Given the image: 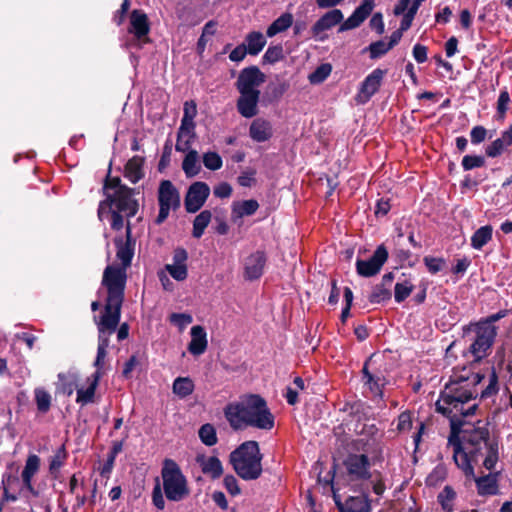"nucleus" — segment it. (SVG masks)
<instances>
[{
    "instance_id": "nucleus-42",
    "label": "nucleus",
    "mask_w": 512,
    "mask_h": 512,
    "mask_svg": "<svg viewBox=\"0 0 512 512\" xmlns=\"http://www.w3.org/2000/svg\"><path fill=\"white\" fill-rule=\"evenodd\" d=\"M34 396L37 409L42 413L48 412L51 407L52 400L50 393L44 388L39 387L34 390Z\"/></svg>"
},
{
    "instance_id": "nucleus-50",
    "label": "nucleus",
    "mask_w": 512,
    "mask_h": 512,
    "mask_svg": "<svg viewBox=\"0 0 512 512\" xmlns=\"http://www.w3.org/2000/svg\"><path fill=\"white\" fill-rule=\"evenodd\" d=\"M197 114V107L195 102H185L184 114L181 120V124L195 125L194 118Z\"/></svg>"
},
{
    "instance_id": "nucleus-49",
    "label": "nucleus",
    "mask_w": 512,
    "mask_h": 512,
    "mask_svg": "<svg viewBox=\"0 0 512 512\" xmlns=\"http://www.w3.org/2000/svg\"><path fill=\"white\" fill-rule=\"evenodd\" d=\"M485 164L483 156L478 155H466L462 159V167L464 170H472L474 168L482 167Z\"/></svg>"
},
{
    "instance_id": "nucleus-18",
    "label": "nucleus",
    "mask_w": 512,
    "mask_h": 512,
    "mask_svg": "<svg viewBox=\"0 0 512 512\" xmlns=\"http://www.w3.org/2000/svg\"><path fill=\"white\" fill-rule=\"evenodd\" d=\"M424 0H400L394 8L396 15H403L400 28L401 32L408 30L418 11L419 6Z\"/></svg>"
},
{
    "instance_id": "nucleus-41",
    "label": "nucleus",
    "mask_w": 512,
    "mask_h": 512,
    "mask_svg": "<svg viewBox=\"0 0 512 512\" xmlns=\"http://www.w3.org/2000/svg\"><path fill=\"white\" fill-rule=\"evenodd\" d=\"M477 489L481 495H494L497 493L496 478L492 475H487L476 479Z\"/></svg>"
},
{
    "instance_id": "nucleus-33",
    "label": "nucleus",
    "mask_w": 512,
    "mask_h": 512,
    "mask_svg": "<svg viewBox=\"0 0 512 512\" xmlns=\"http://www.w3.org/2000/svg\"><path fill=\"white\" fill-rule=\"evenodd\" d=\"M294 17L292 13L285 12L276 18L267 28V37H274L277 34L287 31L293 25Z\"/></svg>"
},
{
    "instance_id": "nucleus-32",
    "label": "nucleus",
    "mask_w": 512,
    "mask_h": 512,
    "mask_svg": "<svg viewBox=\"0 0 512 512\" xmlns=\"http://www.w3.org/2000/svg\"><path fill=\"white\" fill-rule=\"evenodd\" d=\"M58 379L59 382L57 390L67 396H71L73 394L74 390L78 388V384L80 382L79 375L74 372L60 373L58 375Z\"/></svg>"
},
{
    "instance_id": "nucleus-37",
    "label": "nucleus",
    "mask_w": 512,
    "mask_h": 512,
    "mask_svg": "<svg viewBox=\"0 0 512 512\" xmlns=\"http://www.w3.org/2000/svg\"><path fill=\"white\" fill-rule=\"evenodd\" d=\"M493 229L490 225L482 226L477 229L471 237V246L474 249H481L492 238Z\"/></svg>"
},
{
    "instance_id": "nucleus-64",
    "label": "nucleus",
    "mask_w": 512,
    "mask_h": 512,
    "mask_svg": "<svg viewBox=\"0 0 512 512\" xmlns=\"http://www.w3.org/2000/svg\"><path fill=\"white\" fill-rule=\"evenodd\" d=\"M412 53L418 63H424L427 60V47L424 45L415 44Z\"/></svg>"
},
{
    "instance_id": "nucleus-10",
    "label": "nucleus",
    "mask_w": 512,
    "mask_h": 512,
    "mask_svg": "<svg viewBox=\"0 0 512 512\" xmlns=\"http://www.w3.org/2000/svg\"><path fill=\"white\" fill-rule=\"evenodd\" d=\"M159 213L156 223H163L170 214L171 210H176L180 206V194L176 187L169 180H163L158 190Z\"/></svg>"
},
{
    "instance_id": "nucleus-21",
    "label": "nucleus",
    "mask_w": 512,
    "mask_h": 512,
    "mask_svg": "<svg viewBox=\"0 0 512 512\" xmlns=\"http://www.w3.org/2000/svg\"><path fill=\"white\" fill-rule=\"evenodd\" d=\"M100 379L99 373H92L86 378L84 384H78V388L76 389V402L78 404L85 406L93 402Z\"/></svg>"
},
{
    "instance_id": "nucleus-55",
    "label": "nucleus",
    "mask_w": 512,
    "mask_h": 512,
    "mask_svg": "<svg viewBox=\"0 0 512 512\" xmlns=\"http://www.w3.org/2000/svg\"><path fill=\"white\" fill-rule=\"evenodd\" d=\"M510 102V96L507 91H502L498 97L497 101V112L500 116V118H504L505 114L508 110V105Z\"/></svg>"
},
{
    "instance_id": "nucleus-56",
    "label": "nucleus",
    "mask_w": 512,
    "mask_h": 512,
    "mask_svg": "<svg viewBox=\"0 0 512 512\" xmlns=\"http://www.w3.org/2000/svg\"><path fill=\"white\" fill-rule=\"evenodd\" d=\"M223 484L231 495L236 496L240 494L241 490L239 488L238 481L233 475L225 476L223 479Z\"/></svg>"
},
{
    "instance_id": "nucleus-12",
    "label": "nucleus",
    "mask_w": 512,
    "mask_h": 512,
    "mask_svg": "<svg viewBox=\"0 0 512 512\" xmlns=\"http://www.w3.org/2000/svg\"><path fill=\"white\" fill-rule=\"evenodd\" d=\"M364 386L375 396L382 399V389L387 381L383 371L376 366L375 360L370 358L367 360L362 369Z\"/></svg>"
},
{
    "instance_id": "nucleus-8",
    "label": "nucleus",
    "mask_w": 512,
    "mask_h": 512,
    "mask_svg": "<svg viewBox=\"0 0 512 512\" xmlns=\"http://www.w3.org/2000/svg\"><path fill=\"white\" fill-rule=\"evenodd\" d=\"M133 190L128 187H120L114 193H108L107 198L100 202L98 218L103 221L110 213V210L122 213L130 218L136 215L138 203L132 197Z\"/></svg>"
},
{
    "instance_id": "nucleus-63",
    "label": "nucleus",
    "mask_w": 512,
    "mask_h": 512,
    "mask_svg": "<svg viewBox=\"0 0 512 512\" xmlns=\"http://www.w3.org/2000/svg\"><path fill=\"white\" fill-rule=\"evenodd\" d=\"M232 194V187L226 182L219 183L214 188V195L218 198H228Z\"/></svg>"
},
{
    "instance_id": "nucleus-45",
    "label": "nucleus",
    "mask_w": 512,
    "mask_h": 512,
    "mask_svg": "<svg viewBox=\"0 0 512 512\" xmlns=\"http://www.w3.org/2000/svg\"><path fill=\"white\" fill-rule=\"evenodd\" d=\"M199 437L207 446H213L217 443L216 430L211 424H204L199 429Z\"/></svg>"
},
{
    "instance_id": "nucleus-35",
    "label": "nucleus",
    "mask_w": 512,
    "mask_h": 512,
    "mask_svg": "<svg viewBox=\"0 0 512 512\" xmlns=\"http://www.w3.org/2000/svg\"><path fill=\"white\" fill-rule=\"evenodd\" d=\"M144 159L140 156L131 158L125 166V177L132 183L138 182L143 176Z\"/></svg>"
},
{
    "instance_id": "nucleus-9",
    "label": "nucleus",
    "mask_w": 512,
    "mask_h": 512,
    "mask_svg": "<svg viewBox=\"0 0 512 512\" xmlns=\"http://www.w3.org/2000/svg\"><path fill=\"white\" fill-rule=\"evenodd\" d=\"M120 320L100 317L96 320L98 328V348L96 359L93 363L95 367L94 373H99L101 378L105 374V359L107 356V348L109 346V338L116 331Z\"/></svg>"
},
{
    "instance_id": "nucleus-39",
    "label": "nucleus",
    "mask_w": 512,
    "mask_h": 512,
    "mask_svg": "<svg viewBox=\"0 0 512 512\" xmlns=\"http://www.w3.org/2000/svg\"><path fill=\"white\" fill-rule=\"evenodd\" d=\"M456 496L455 490L448 485L438 494V502L445 512H453Z\"/></svg>"
},
{
    "instance_id": "nucleus-44",
    "label": "nucleus",
    "mask_w": 512,
    "mask_h": 512,
    "mask_svg": "<svg viewBox=\"0 0 512 512\" xmlns=\"http://www.w3.org/2000/svg\"><path fill=\"white\" fill-rule=\"evenodd\" d=\"M331 71L332 67L330 64H322L309 75L308 79L311 84H320L327 79V77L331 74Z\"/></svg>"
},
{
    "instance_id": "nucleus-48",
    "label": "nucleus",
    "mask_w": 512,
    "mask_h": 512,
    "mask_svg": "<svg viewBox=\"0 0 512 512\" xmlns=\"http://www.w3.org/2000/svg\"><path fill=\"white\" fill-rule=\"evenodd\" d=\"M284 56V51L282 45H273L269 46L266 50L263 59L268 63H276L280 61Z\"/></svg>"
},
{
    "instance_id": "nucleus-24",
    "label": "nucleus",
    "mask_w": 512,
    "mask_h": 512,
    "mask_svg": "<svg viewBox=\"0 0 512 512\" xmlns=\"http://www.w3.org/2000/svg\"><path fill=\"white\" fill-rule=\"evenodd\" d=\"M259 209V203L254 199L234 201L231 205V220L234 223L247 216H252Z\"/></svg>"
},
{
    "instance_id": "nucleus-1",
    "label": "nucleus",
    "mask_w": 512,
    "mask_h": 512,
    "mask_svg": "<svg viewBox=\"0 0 512 512\" xmlns=\"http://www.w3.org/2000/svg\"><path fill=\"white\" fill-rule=\"evenodd\" d=\"M475 392L467 381H454L445 385L436 402L439 413L450 420L453 458L467 476H474L472 463L482 458L483 466L491 471L498 461V444L489 439L486 428L467 426L465 418L475 413Z\"/></svg>"
},
{
    "instance_id": "nucleus-40",
    "label": "nucleus",
    "mask_w": 512,
    "mask_h": 512,
    "mask_svg": "<svg viewBox=\"0 0 512 512\" xmlns=\"http://www.w3.org/2000/svg\"><path fill=\"white\" fill-rule=\"evenodd\" d=\"M211 218L212 214L209 210H203L195 217L192 231V234L195 238H200L204 234L205 229L211 221Z\"/></svg>"
},
{
    "instance_id": "nucleus-23",
    "label": "nucleus",
    "mask_w": 512,
    "mask_h": 512,
    "mask_svg": "<svg viewBox=\"0 0 512 512\" xmlns=\"http://www.w3.org/2000/svg\"><path fill=\"white\" fill-rule=\"evenodd\" d=\"M260 95L239 93V98L236 103L239 114L244 118H252L259 112L258 103Z\"/></svg>"
},
{
    "instance_id": "nucleus-53",
    "label": "nucleus",
    "mask_w": 512,
    "mask_h": 512,
    "mask_svg": "<svg viewBox=\"0 0 512 512\" xmlns=\"http://www.w3.org/2000/svg\"><path fill=\"white\" fill-rule=\"evenodd\" d=\"M170 321L172 324L179 327L180 330H183L186 326L192 323L193 318L187 313H173L170 316Z\"/></svg>"
},
{
    "instance_id": "nucleus-15",
    "label": "nucleus",
    "mask_w": 512,
    "mask_h": 512,
    "mask_svg": "<svg viewBox=\"0 0 512 512\" xmlns=\"http://www.w3.org/2000/svg\"><path fill=\"white\" fill-rule=\"evenodd\" d=\"M384 75L385 71L377 68L364 79L355 97L358 104H365L370 100L380 88Z\"/></svg>"
},
{
    "instance_id": "nucleus-58",
    "label": "nucleus",
    "mask_w": 512,
    "mask_h": 512,
    "mask_svg": "<svg viewBox=\"0 0 512 512\" xmlns=\"http://www.w3.org/2000/svg\"><path fill=\"white\" fill-rule=\"evenodd\" d=\"M412 427V417L409 412H403L398 417L397 429L400 432L410 430Z\"/></svg>"
},
{
    "instance_id": "nucleus-38",
    "label": "nucleus",
    "mask_w": 512,
    "mask_h": 512,
    "mask_svg": "<svg viewBox=\"0 0 512 512\" xmlns=\"http://www.w3.org/2000/svg\"><path fill=\"white\" fill-rule=\"evenodd\" d=\"M200 466L203 473L210 475L212 478H218L223 472L220 460L214 456L202 458Z\"/></svg>"
},
{
    "instance_id": "nucleus-43",
    "label": "nucleus",
    "mask_w": 512,
    "mask_h": 512,
    "mask_svg": "<svg viewBox=\"0 0 512 512\" xmlns=\"http://www.w3.org/2000/svg\"><path fill=\"white\" fill-rule=\"evenodd\" d=\"M116 246H117V259L121 262L122 266L120 268H126L130 265L132 257H133V250L130 248L128 244H123L121 241L116 240Z\"/></svg>"
},
{
    "instance_id": "nucleus-13",
    "label": "nucleus",
    "mask_w": 512,
    "mask_h": 512,
    "mask_svg": "<svg viewBox=\"0 0 512 512\" xmlns=\"http://www.w3.org/2000/svg\"><path fill=\"white\" fill-rule=\"evenodd\" d=\"M210 195V188L205 182L197 181L190 185L185 196V208L189 213L197 212Z\"/></svg>"
},
{
    "instance_id": "nucleus-26",
    "label": "nucleus",
    "mask_w": 512,
    "mask_h": 512,
    "mask_svg": "<svg viewBox=\"0 0 512 512\" xmlns=\"http://www.w3.org/2000/svg\"><path fill=\"white\" fill-rule=\"evenodd\" d=\"M190 335L191 341L188 345V351L194 356L203 354L208 345L205 329L200 325L193 326L190 330Z\"/></svg>"
},
{
    "instance_id": "nucleus-2",
    "label": "nucleus",
    "mask_w": 512,
    "mask_h": 512,
    "mask_svg": "<svg viewBox=\"0 0 512 512\" xmlns=\"http://www.w3.org/2000/svg\"><path fill=\"white\" fill-rule=\"evenodd\" d=\"M224 415L234 430L253 427L269 431L275 425V418L266 401L255 394L245 395L229 403L224 409Z\"/></svg>"
},
{
    "instance_id": "nucleus-19",
    "label": "nucleus",
    "mask_w": 512,
    "mask_h": 512,
    "mask_svg": "<svg viewBox=\"0 0 512 512\" xmlns=\"http://www.w3.org/2000/svg\"><path fill=\"white\" fill-rule=\"evenodd\" d=\"M345 466L349 475L355 479H366L370 477V463L364 454L349 455L345 461Z\"/></svg>"
},
{
    "instance_id": "nucleus-11",
    "label": "nucleus",
    "mask_w": 512,
    "mask_h": 512,
    "mask_svg": "<svg viewBox=\"0 0 512 512\" xmlns=\"http://www.w3.org/2000/svg\"><path fill=\"white\" fill-rule=\"evenodd\" d=\"M265 79V74L258 67H247L240 71L236 88L239 93L260 95V86L265 82Z\"/></svg>"
},
{
    "instance_id": "nucleus-36",
    "label": "nucleus",
    "mask_w": 512,
    "mask_h": 512,
    "mask_svg": "<svg viewBox=\"0 0 512 512\" xmlns=\"http://www.w3.org/2000/svg\"><path fill=\"white\" fill-rule=\"evenodd\" d=\"M194 389L195 385L190 377H177L172 385L173 393L180 399L190 396Z\"/></svg>"
},
{
    "instance_id": "nucleus-54",
    "label": "nucleus",
    "mask_w": 512,
    "mask_h": 512,
    "mask_svg": "<svg viewBox=\"0 0 512 512\" xmlns=\"http://www.w3.org/2000/svg\"><path fill=\"white\" fill-rule=\"evenodd\" d=\"M66 459V452L63 447L59 448L52 456L49 469L52 473L57 472Z\"/></svg>"
},
{
    "instance_id": "nucleus-61",
    "label": "nucleus",
    "mask_w": 512,
    "mask_h": 512,
    "mask_svg": "<svg viewBox=\"0 0 512 512\" xmlns=\"http://www.w3.org/2000/svg\"><path fill=\"white\" fill-rule=\"evenodd\" d=\"M247 54H249V52L247 51V47L244 46L242 43L230 52L229 59L232 62H241L242 60H244Z\"/></svg>"
},
{
    "instance_id": "nucleus-57",
    "label": "nucleus",
    "mask_w": 512,
    "mask_h": 512,
    "mask_svg": "<svg viewBox=\"0 0 512 512\" xmlns=\"http://www.w3.org/2000/svg\"><path fill=\"white\" fill-rule=\"evenodd\" d=\"M487 130L483 126H475L470 132L471 142L473 144H479L486 139Z\"/></svg>"
},
{
    "instance_id": "nucleus-14",
    "label": "nucleus",
    "mask_w": 512,
    "mask_h": 512,
    "mask_svg": "<svg viewBox=\"0 0 512 512\" xmlns=\"http://www.w3.org/2000/svg\"><path fill=\"white\" fill-rule=\"evenodd\" d=\"M388 251L383 245L375 250L374 254L368 260H357L356 268L359 275L371 277L377 274L384 263L387 261Z\"/></svg>"
},
{
    "instance_id": "nucleus-3",
    "label": "nucleus",
    "mask_w": 512,
    "mask_h": 512,
    "mask_svg": "<svg viewBox=\"0 0 512 512\" xmlns=\"http://www.w3.org/2000/svg\"><path fill=\"white\" fill-rule=\"evenodd\" d=\"M373 8L374 0H362L361 4L345 21L341 10H329L314 23L311 33L316 40L324 41L328 38L327 32L337 25H339L338 32L357 28L371 14Z\"/></svg>"
},
{
    "instance_id": "nucleus-60",
    "label": "nucleus",
    "mask_w": 512,
    "mask_h": 512,
    "mask_svg": "<svg viewBox=\"0 0 512 512\" xmlns=\"http://www.w3.org/2000/svg\"><path fill=\"white\" fill-rule=\"evenodd\" d=\"M424 262L429 272L433 274L439 272L444 265V261L441 258L425 257Z\"/></svg>"
},
{
    "instance_id": "nucleus-20",
    "label": "nucleus",
    "mask_w": 512,
    "mask_h": 512,
    "mask_svg": "<svg viewBox=\"0 0 512 512\" xmlns=\"http://www.w3.org/2000/svg\"><path fill=\"white\" fill-rule=\"evenodd\" d=\"M3 498L8 502H15L20 496L24 495L27 489L22 479L12 474H5L2 479Z\"/></svg>"
},
{
    "instance_id": "nucleus-4",
    "label": "nucleus",
    "mask_w": 512,
    "mask_h": 512,
    "mask_svg": "<svg viewBox=\"0 0 512 512\" xmlns=\"http://www.w3.org/2000/svg\"><path fill=\"white\" fill-rule=\"evenodd\" d=\"M102 283L107 288L108 297L103 314L100 317L120 320L126 270L120 267L107 266Z\"/></svg>"
},
{
    "instance_id": "nucleus-28",
    "label": "nucleus",
    "mask_w": 512,
    "mask_h": 512,
    "mask_svg": "<svg viewBox=\"0 0 512 512\" xmlns=\"http://www.w3.org/2000/svg\"><path fill=\"white\" fill-rule=\"evenodd\" d=\"M196 138L195 125L180 124L177 132L175 149L178 152L192 150L191 146Z\"/></svg>"
},
{
    "instance_id": "nucleus-34",
    "label": "nucleus",
    "mask_w": 512,
    "mask_h": 512,
    "mask_svg": "<svg viewBox=\"0 0 512 512\" xmlns=\"http://www.w3.org/2000/svg\"><path fill=\"white\" fill-rule=\"evenodd\" d=\"M182 162V169L188 178H192L199 174L201 165L199 155L196 150H188Z\"/></svg>"
},
{
    "instance_id": "nucleus-27",
    "label": "nucleus",
    "mask_w": 512,
    "mask_h": 512,
    "mask_svg": "<svg viewBox=\"0 0 512 512\" xmlns=\"http://www.w3.org/2000/svg\"><path fill=\"white\" fill-rule=\"evenodd\" d=\"M39 468L40 458L35 454L29 455L22 471L21 478L27 491L33 495H36L37 492L32 484V479L39 471Z\"/></svg>"
},
{
    "instance_id": "nucleus-31",
    "label": "nucleus",
    "mask_w": 512,
    "mask_h": 512,
    "mask_svg": "<svg viewBox=\"0 0 512 512\" xmlns=\"http://www.w3.org/2000/svg\"><path fill=\"white\" fill-rule=\"evenodd\" d=\"M266 43V37L262 32L251 31L245 36L243 45L247 47L249 55L256 56L263 50Z\"/></svg>"
},
{
    "instance_id": "nucleus-47",
    "label": "nucleus",
    "mask_w": 512,
    "mask_h": 512,
    "mask_svg": "<svg viewBox=\"0 0 512 512\" xmlns=\"http://www.w3.org/2000/svg\"><path fill=\"white\" fill-rule=\"evenodd\" d=\"M413 291V285L411 282L405 280L400 283H396L394 297L395 301L400 303L404 301Z\"/></svg>"
},
{
    "instance_id": "nucleus-46",
    "label": "nucleus",
    "mask_w": 512,
    "mask_h": 512,
    "mask_svg": "<svg viewBox=\"0 0 512 512\" xmlns=\"http://www.w3.org/2000/svg\"><path fill=\"white\" fill-rule=\"evenodd\" d=\"M203 164L207 169L216 171L222 167L223 161L217 152L209 151L203 154Z\"/></svg>"
},
{
    "instance_id": "nucleus-51",
    "label": "nucleus",
    "mask_w": 512,
    "mask_h": 512,
    "mask_svg": "<svg viewBox=\"0 0 512 512\" xmlns=\"http://www.w3.org/2000/svg\"><path fill=\"white\" fill-rule=\"evenodd\" d=\"M391 296L389 289L383 285H377L374 287L369 299L372 303H381L388 300Z\"/></svg>"
},
{
    "instance_id": "nucleus-59",
    "label": "nucleus",
    "mask_w": 512,
    "mask_h": 512,
    "mask_svg": "<svg viewBox=\"0 0 512 512\" xmlns=\"http://www.w3.org/2000/svg\"><path fill=\"white\" fill-rule=\"evenodd\" d=\"M498 390V376L494 368H492L491 373L489 375V384L487 388L482 391L483 396H489L491 394L496 393Z\"/></svg>"
},
{
    "instance_id": "nucleus-16",
    "label": "nucleus",
    "mask_w": 512,
    "mask_h": 512,
    "mask_svg": "<svg viewBox=\"0 0 512 512\" xmlns=\"http://www.w3.org/2000/svg\"><path fill=\"white\" fill-rule=\"evenodd\" d=\"M129 33L133 34L137 46L149 42L147 35L150 31V24L147 15L141 10H133L130 14Z\"/></svg>"
},
{
    "instance_id": "nucleus-5",
    "label": "nucleus",
    "mask_w": 512,
    "mask_h": 512,
    "mask_svg": "<svg viewBox=\"0 0 512 512\" xmlns=\"http://www.w3.org/2000/svg\"><path fill=\"white\" fill-rule=\"evenodd\" d=\"M235 472L244 480H255L262 473V454L256 441L242 443L230 455Z\"/></svg>"
},
{
    "instance_id": "nucleus-29",
    "label": "nucleus",
    "mask_w": 512,
    "mask_h": 512,
    "mask_svg": "<svg viewBox=\"0 0 512 512\" xmlns=\"http://www.w3.org/2000/svg\"><path fill=\"white\" fill-rule=\"evenodd\" d=\"M512 145V125L501 133V136L491 142L486 147V155L495 158L501 155L508 147Z\"/></svg>"
},
{
    "instance_id": "nucleus-6",
    "label": "nucleus",
    "mask_w": 512,
    "mask_h": 512,
    "mask_svg": "<svg viewBox=\"0 0 512 512\" xmlns=\"http://www.w3.org/2000/svg\"><path fill=\"white\" fill-rule=\"evenodd\" d=\"M505 315V311H500L464 328L465 332L473 331L475 333V339L469 347V352L475 361H480L489 354L497 335L494 323Z\"/></svg>"
},
{
    "instance_id": "nucleus-30",
    "label": "nucleus",
    "mask_w": 512,
    "mask_h": 512,
    "mask_svg": "<svg viewBox=\"0 0 512 512\" xmlns=\"http://www.w3.org/2000/svg\"><path fill=\"white\" fill-rule=\"evenodd\" d=\"M334 499L342 512H370V504L365 496L350 497L344 507L335 494Z\"/></svg>"
},
{
    "instance_id": "nucleus-25",
    "label": "nucleus",
    "mask_w": 512,
    "mask_h": 512,
    "mask_svg": "<svg viewBox=\"0 0 512 512\" xmlns=\"http://www.w3.org/2000/svg\"><path fill=\"white\" fill-rule=\"evenodd\" d=\"M273 135V128L270 121L264 118H256L249 127V136L256 142L268 141Z\"/></svg>"
},
{
    "instance_id": "nucleus-52",
    "label": "nucleus",
    "mask_w": 512,
    "mask_h": 512,
    "mask_svg": "<svg viewBox=\"0 0 512 512\" xmlns=\"http://www.w3.org/2000/svg\"><path fill=\"white\" fill-rule=\"evenodd\" d=\"M390 49H392L391 45L383 40L374 42L369 46L371 58H378L387 53Z\"/></svg>"
},
{
    "instance_id": "nucleus-22",
    "label": "nucleus",
    "mask_w": 512,
    "mask_h": 512,
    "mask_svg": "<svg viewBox=\"0 0 512 512\" xmlns=\"http://www.w3.org/2000/svg\"><path fill=\"white\" fill-rule=\"evenodd\" d=\"M266 264V256L257 251L249 255L244 263V277L247 280H255L262 276Z\"/></svg>"
},
{
    "instance_id": "nucleus-62",
    "label": "nucleus",
    "mask_w": 512,
    "mask_h": 512,
    "mask_svg": "<svg viewBox=\"0 0 512 512\" xmlns=\"http://www.w3.org/2000/svg\"><path fill=\"white\" fill-rule=\"evenodd\" d=\"M255 174L254 170L243 171L241 175L238 177V183L242 187H250L255 182Z\"/></svg>"
},
{
    "instance_id": "nucleus-17",
    "label": "nucleus",
    "mask_w": 512,
    "mask_h": 512,
    "mask_svg": "<svg viewBox=\"0 0 512 512\" xmlns=\"http://www.w3.org/2000/svg\"><path fill=\"white\" fill-rule=\"evenodd\" d=\"M188 253L184 248L173 251L172 262L165 265V271L176 281H184L188 277Z\"/></svg>"
},
{
    "instance_id": "nucleus-7",
    "label": "nucleus",
    "mask_w": 512,
    "mask_h": 512,
    "mask_svg": "<svg viewBox=\"0 0 512 512\" xmlns=\"http://www.w3.org/2000/svg\"><path fill=\"white\" fill-rule=\"evenodd\" d=\"M161 476L163 490L168 500L179 502L190 495L188 481L174 460L166 459L164 461Z\"/></svg>"
}]
</instances>
